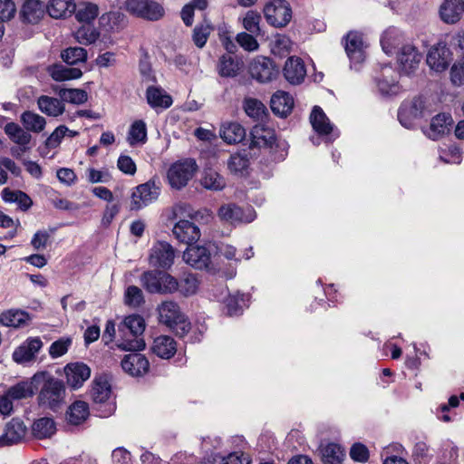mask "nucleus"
I'll use <instances>...</instances> for the list:
<instances>
[{
  "label": "nucleus",
  "mask_w": 464,
  "mask_h": 464,
  "mask_svg": "<svg viewBox=\"0 0 464 464\" xmlns=\"http://www.w3.org/2000/svg\"><path fill=\"white\" fill-rule=\"evenodd\" d=\"M33 382L42 384L38 396L41 405L55 409L63 401L65 390L62 381L47 372H39L34 375Z\"/></svg>",
  "instance_id": "f03ea898"
},
{
  "label": "nucleus",
  "mask_w": 464,
  "mask_h": 464,
  "mask_svg": "<svg viewBox=\"0 0 464 464\" xmlns=\"http://www.w3.org/2000/svg\"><path fill=\"white\" fill-rule=\"evenodd\" d=\"M210 258V251L206 246L190 245L183 253V260L196 269L208 268Z\"/></svg>",
  "instance_id": "2eb2a0df"
},
{
  "label": "nucleus",
  "mask_w": 464,
  "mask_h": 464,
  "mask_svg": "<svg viewBox=\"0 0 464 464\" xmlns=\"http://www.w3.org/2000/svg\"><path fill=\"white\" fill-rule=\"evenodd\" d=\"M140 282L150 294L168 295L177 292L179 288V281L164 271H146L141 275Z\"/></svg>",
  "instance_id": "20e7f679"
},
{
  "label": "nucleus",
  "mask_w": 464,
  "mask_h": 464,
  "mask_svg": "<svg viewBox=\"0 0 464 464\" xmlns=\"http://www.w3.org/2000/svg\"><path fill=\"white\" fill-rule=\"evenodd\" d=\"M75 17L79 22L90 24L99 14V7L96 4L91 2H82L75 5Z\"/></svg>",
  "instance_id": "37998d69"
},
{
  "label": "nucleus",
  "mask_w": 464,
  "mask_h": 464,
  "mask_svg": "<svg viewBox=\"0 0 464 464\" xmlns=\"http://www.w3.org/2000/svg\"><path fill=\"white\" fill-rule=\"evenodd\" d=\"M61 57L67 64L73 65L84 63L87 59V52L82 47H69L62 53Z\"/></svg>",
  "instance_id": "5fc2aeb1"
},
{
  "label": "nucleus",
  "mask_w": 464,
  "mask_h": 464,
  "mask_svg": "<svg viewBox=\"0 0 464 464\" xmlns=\"http://www.w3.org/2000/svg\"><path fill=\"white\" fill-rule=\"evenodd\" d=\"M270 103L274 113L285 117L292 111L294 99L289 93L279 91L273 94Z\"/></svg>",
  "instance_id": "c756f323"
},
{
  "label": "nucleus",
  "mask_w": 464,
  "mask_h": 464,
  "mask_svg": "<svg viewBox=\"0 0 464 464\" xmlns=\"http://www.w3.org/2000/svg\"><path fill=\"white\" fill-rule=\"evenodd\" d=\"M68 131V128L65 125L58 126L46 139L45 146L48 149H55L57 148L63 139L66 136Z\"/></svg>",
  "instance_id": "69168bd1"
},
{
  "label": "nucleus",
  "mask_w": 464,
  "mask_h": 464,
  "mask_svg": "<svg viewBox=\"0 0 464 464\" xmlns=\"http://www.w3.org/2000/svg\"><path fill=\"white\" fill-rule=\"evenodd\" d=\"M237 42L246 51L253 52L258 49V43L252 34L239 33L237 35Z\"/></svg>",
  "instance_id": "774afa93"
},
{
  "label": "nucleus",
  "mask_w": 464,
  "mask_h": 464,
  "mask_svg": "<svg viewBox=\"0 0 464 464\" xmlns=\"http://www.w3.org/2000/svg\"><path fill=\"white\" fill-rule=\"evenodd\" d=\"M264 14L269 24L284 27L292 18V10L286 1L273 0L266 5Z\"/></svg>",
  "instance_id": "0eeeda50"
},
{
  "label": "nucleus",
  "mask_w": 464,
  "mask_h": 464,
  "mask_svg": "<svg viewBox=\"0 0 464 464\" xmlns=\"http://www.w3.org/2000/svg\"><path fill=\"white\" fill-rule=\"evenodd\" d=\"M20 119L22 124L28 132L32 131L39 133L43 131L46 126L45 118L31 111H24Z\"/></svg>",
  "instance_id": "ea45409f"
},
{
  "label": "nucleus",
  "mask_w": 464,
  "mask_h": 464,
  "mask_svg": "<svg viewBox=\"0 0 464 464\" xmlns=\"http://www.w3.org/2000/svg\"><path fill=\"white\" fill-rule=\"evenodd\" d=\"M244 110L249 117L255 120H262L266 114V108L258 100L246 98L244 101Z\"/></svg>",
  "instance_id": "6e6d98bb"
},
{
  "label": "nucleus",
  "mask_w": 464,
  "mask_h": 464,
  "mask_svg": "<svg viewBox=\"0 0 464 464\" xmlns=\"http://www.w3.org/2000/svg\"><path fill=\"white\" fill-rule=\"evenodd\" d=\"M160 188L154 181H149L139 185L131 194L130 208L139 210L158 198Z\"/></svg>",
  "instance_id": "9b49d317"
},
{
  "label": "nucleus",
  "mask_w": 464,
  "mask_h": 464,
  "mask_svg": "<svg viewBox=\"0 0 464 464\" xmlns=\"http://www.w3.org/2000/svg\"><path fill=\"white\" fill-rule=\"evenodd\" d=\"M72 343V341L70 337H63L56 340L49 347L50 356L55 359L64 355L68 352Z\"/></svg>",
  "instance_id": "052dcab7"
},
{
  "label": "nucleus",
  "mask_w": 464,
  "mask_h": 464,
  "mask_svg": "<svg viewBox=\"0 0 464 464\" xmlns=\"http://www.w3.org/2000/svg\"><path fill=\"white\" fill-rule=\"evenodd\" d=\"M175 257L172 246L165 241H158L150 250L149 262L151 266L168 269Z\"/></svg>",
  "instance_id": "9d476101"
},
{
  "label": "nucleus",
  "mask_w": 464,
  "mask_h": 464,
  "mask_svg": "<svg viewBox=\"0 0 464 464\" xmlns=\"http://www.w3.org/2000/svg\"><path fill=\"white\" fill-rule=\"evenodd\" d=\"M450 81L455 86L464 84V60L457 61L450 68Z\"/></svg>",
  "instance_id": "338daca9"
},
{
  "label": "nucleus",
  "mask_w": 464,
  "mask_h": 464,
  "mask_svg": "<svg viewBox=\"0 0 464 464\" xmlns=\"http://www.w3.org/2000/svg\"><path fill=\"white\" fill-rule=\"evenodd\" d=\"M261 21V15L250 10L246 14V16L243 19V26L244 28L252 34H259L260 27L259 23Z\"/></svg>",
  "instance_id": "680f3d73"
},
{
  "label": "nucleus",
  "mask_w": 464,
  "mask_h": 464,
  "mask_svg": "<svg viewBox=\"0 0 464 464\" xmlns=\"http://www.w3.org/2000/svg\"><path fill=\"white\" fill-rule=\"evenodd\" d=\"M37 105L43 113L50 117H58L65 111L62 99L59 100L47 95L40 96L37 99Z\"/></svg>",
  "instance_id": "2f4dec72"
},
{
  "label": "nucleus",
  "mask_w": 464,
  "mask_h": 464,
  "mask_svg": "<svg viewBox=\"0 0 464 464\" xmlns=\"http://www.w3.org/2000/svg\"><path fill=\"white\" fill-rule=\"evenodd\" d=\"M421 61V54L417 51L415 46L405 44L401 47L398 55V62L401 71L405 74L414 72Z\"/></svg>",
  "instance_id": "4be33fe9"
},
{
  "label": "nucleus",
  "mask_w": 464,
  "mask_h": 464,
  "mask_svg": "<svg viewBox=\"0 0 464 464\" xmlns=\"http://www.w3.org/2000/svg\"><path fill=\"white\" fill-rule=\"evenodd\" d=\"M310 122L313 129L320 136L328 137V140H334L339 136V132L334 130L328 117L319 106H314L310 114Z\"/></svg>",
  "instance_id": "4468645a"
},
{
  "label": "nucleus",
  "mask_w": 464,
  "mask_h": 464,
  "mask_svg": "<svg viewBox=\"0 0 464 464\" xmlns=\"http://www.w3.org/2000/svg\"><path fill=\"white\" fill-rule=\"evenodd\" d=\"M157 313L159 322L172 329L176 334L184 336L190 330V323L178 303L172 300L163 301L158 305Z\"/></svg>",
  "instance_id": "7ed1b4c3"
},
{
  "label": "nucleus",
  "mask_w": 464,
  "mask_h": 464,
  "mask_svg": "<svg viewBox=\"0 0 464 464\" xmlns=\"http://www.w3.org/2000/svg\"><path fill=\"white\" fill-rule=\"evenodd\" d=\"M152 352L162 359H169L177 352V343L172 337L160 335L154 339Z\"/></svg>",
  "instance_id": "7c9ffc66"
},
{
  "label": "nucleus",
  "mask_w": 464,
  "mask_h": 464,
  "mask_svg": "<svg viewBox=\"0 0 464 464\" xmlns=\"http://www.w3.org/2000/svg\"><path fill=\"white\" fill-rule=\"evenodd\" d=\"M67 383L72 389H78L90 378L91 370L83 362L69 363L64 368Z\"/></svg>",
  "instance_id": "412c9836"
},
{
  "label": "nucleus",
  "mask_w": 464,
  "mask_h": 464,
  "mask_svg": "<svg viewBox=\"0 0 464 464\" xmlns=\"http://www.w3.org/2000/svg\"><path fill=\"white\" fill-rule=\"evenodd\" d=\"M2 198L5 202H15L18 206L24 209H28L33 202L30 197L23 191H13L8 188H5L2 191Z\"/></svg>",
  "instance_id": "de8ad7c7"
},
{
  "label": "nucleus",
  "mask_w": 464,
  "mask_h": 464,
  "mask_svg": "<svg viewBox=\"0 0 464 464\" xmlns=\"http://www.w3.org/2000/svg\"><path fill=\"white\" fill-rule=\"evenodd\" d=\"M43 347V342L39 337L28 338L13 353V359L18 363H25L34 360L36 354Z\"/></svg>",
  "instance_id": "6ab92c4d"
},
{
  "label": "nucleus",
  "mask_w": 464,
  "mask_h": 464,
  "mask_svg": "<svg viewBox=\"0 0 464 464\" xmlns=\"http://www.w3.org/2000/svg\"><path fill=\"white\" fill-rule=\"evenodd\" d=\"M58 95L63 102H67L73 104H82L87 102L88 94L82 89H60Z\"/></svg>",
  "instance_id": "8fccbe9b"
},
{
  "label": "nucleus",
  "mask_w": 464,
  "mask_h": 464,
  "mask_svg": "<svg viewBox=\"0 0 464 464\" xmlns=\"http://www.w3.org/2000/svg\"><path fill=\"white\" fill-rule=\"evenodd\" d=\"M99 37V34L95 29L89 25H82L75 32V39L83 44H90L94 43Z\"/></svg>",
  "instance_id": "e2e57ef3"
},
{
  "label": "nucleus",
  "mask_w": 464,
  "mask_h": 464,
  "mask_svg": "<svg viewBox=\"0 0 464 464\" xmlns=\"http://www.w3.org/2000/svg\"><path fill=\"white\" fill-rule=\"evenodd\" d=\"M31 319L28 313L18 309L8 310L0 315V321L4 325L15 328L27 324Z\"/></svg>",
  "instance_id": "4c0bfd02"
},
{
  "label": "nucleus",
  "mask_w": 464,
  "mask_h": 464,
  "mask_svg": "<svg viewBox=\"0 0 464 464\" xmlns=\"http://www.w3.org/2000/svg\"><path fill=\"white\" fill-rule=\"evenodd\" d=\"M279 69L274 62L267 57L258 56L249 64V73L251 77L259 82L265 83L271 82L278 75Z\"/></svg>",
  "instance_id": "6e6552de"
},
{
  "label": "nucleus",
  "mask_w": 464,
  "mask_h": 464,
  "mask_svg": "<svg viewBox=\"0 0 464 464\" xmlns=\"http://www.w3.org/2000/svg\"><path fill=\"white\" fill-rule=\"evenodd\" d=\"M172 232L179 241L188 246L197 242L200 237L199 228L194 223L185 219L176 223Z\"/></svg>",
  "instance_id": "393cba45"
},
{
  "label": "nucleus",
  "mask_w": 464,
  "mask_h": 464,
  "mask_svg": "<svg viewBox=\"0 0 464 464\" xmlns=\"http://www.w3.org/2000/svg\"><path fill=\"white\" fill-rule=\"evenodd\" d=\"M125 16L120 12H109L103 14L100 19V25L107 31H113L119 29L124 23Z\"/></svg>",
  "instance_id": "3c124183"
},
{
  "label": "nucleus",
  "mask_w": 464,
  "mask_h": 464,
  "mask_svg": "<svg viewBox=\"0 0 464 464\" xmlns=\"http://www.w3.org/2000/svg\"><path fill=\"white\" fill-rule=\"evenodd\" d=\"M49 15L55 19L65 18L75 10L73 0H50L45 6Z\"/></svg>",
  "instance_id": "473e14b6"
},
{
  "label": "nucleus",
  "mask_w": 464,
  "mask_h": 464,
  "mask_svg": "<svg viewBox=\"0 0 464 464\" xmlns=\"http://www.w3.org/2000/svg\"><path fill=\"white\" fill-rule=\"evenodd\" d=\"M196 169L197 165L193 160L177 161L168 169V181L171 188L180 189L187 186L194 176Z\"/></svg>",
  "instance_id": "39448f33"
},
{
  "label": "nucleus",
  "mask_w": 464,
  "mask_h": 464,
  "mask_svg": "<svg viewBox=\"0 0 464 464\" xmlns=\"http://www.w3.org/2000/svg\"><path fill=\"white\" fill-rule=\"evenodd\" d=\"M285 80L293 84H300L306 76V69L304 61L296 56L289 57L283 69Z\"/></svg>",
  "instance_id": "aec40b11"
},
{
  "label": "nucleus",
  "mask_w": 464,
  "mask_h": 464,
  "mask_svg": "<svg viewBox=\"0 0 464 464\" xmlns=\"http://www.w3.org/2000/svg\"><path fill=\"white\" fill-rule=\"evenodd\" d=\"M111 390L109 382L104 377L94 380L91 390V397L95 403H103L111 396Z\"/></svg>",
  "instance_id": "79ce46f5"
},
{
  "label": "nucleus",
  "mask_w": 464,
  "mask_h": 464,
  "mask_svg": "<svg viewBox=\"0 0 464 464\" xmlns=\"http://www.w3.org/2000/svg\"><path fill=\"white\" fill-rule=\"evenodd\" d=\"M125 304L132 308H138L145 303L144 295L140 288L130 285L124 294Z\"/></svg>",
  "instance_id": "4d7b16f0"
},
{
  "label": "nucleus",
  "mask_w": 464,
  "mask_h": 464,
  "mask_svg": "<svg viewBox=\"0 0 464 464\" xmlns=\"http://www.w3.org/2000/svg\"><path fill=\"white\" fill-rule=\"evenodd\" d=\"M399 73L391 66L385 65L382 76L376 79L377 87L382 95H396L401 91L398 82Z\"/></svg>",
  "instance_id": "a211bd4d"
},
{
  "label": "nucleus",
  "mask_w": 464,
  "mask_h": 464,
  "mask_svg": "<svg viewBox=\"0 0 464 464\" xmlns=\"http://www.w3.org/2000/svg\"><path fill=\"white\" fill-rule=\"evenodd\" d=\"M146 324L141 315L126 316L118 326L117 346L124 351H141L146 343L143 338Z\"/></svg>",
  "instance_id": "f257e3e1"
},
{
  "label": "nucleus",
  "mask_w": 464,
  "mask_h": 464,
  "mask_svg": "<svg viewBox=\"0 0 464 464\" xmlns=\"http://www.w3.org/2000/svg\"><path fill=\"white\" fill-rule=\"evenodd\" d=\"M344 48L352 63L358 64L363 62L365 58L364 46L360 34L354 32L347 34Z\"/></svg>",
  "instance_id": "b1692460"
},
{
  "label": "nucleus",
  "mask_w": 464,
  "mask_h": 464,
  "mask_svg": "<svg viewBox=\"0 0 464 464\" xmlns=\"http://www.w3.org/2000/svg\"><path fill=\"white\" fill-rule=\"evenodd\" d=\"M201 185L207 189L219 191L226 187V180L216 170L208 169L203 172Z\"/></svg>",
  "instance_id": "c03bdc74"
},
{
  "label": "nucleus",
  "mask_w": 464,
  "mask_h": 464,
  "mask_svg": "<svg viewBox=\"0 0 464 464\" xmlns=\"http://www.w3.org/2000/svg\"><path fill=\"white\" fill-rule=\"evenodd\" d=\"M33 382H21L10 387L5 392L12 400H21L33 396Z\"/></svg>",
  "instance_id": "864d4df0"
},
{
  "label": "nucleus",
  "mask_w": 464,
  "mask_h": 464,
  "mask_svg": "<svg viewBox=\"0 0 464 464\" xmlns=\"http://www.w3.org/2000/svg\"><path fill=\"white\" fill-rule=\"evenodd\" d=\"M211 30H212L211 26L208 24H202L197 25L193 31L194 44L198 47L202 48L206 44Z\"/></svg>",
  "instance_id": "0e129e2a"
},
{
  "label": "nucleus",
  "mask_w": 464,
  "mask_h": 464,
  "mask_svg": "<svg viewBox=\"0 0 464 464\" xmlns=\"http://www.w3.org/2000/svg\"><path fill=\"white\" fill-rule=\"evenodd\" d=\"M26 426L18 418L12 419L6 423L5 433L0 435V447L19 443L26 434Z\"/></svg>",
  "instance_id": "dca6fc26"
},
{
  "label": "nucleus",
  "mask_w": 464,
  "mask_h": 464,
  "mask_svg": "<svg viewBox=\"0 0 464 464\" xmlns=\"http://www.w3.org/2000/svg\"><path fill=\"white\" fill-rule=\"evenodd\" d=\"M5 132L14 143L22 147V150H27V145L32 140V135L25 130L20 127L17 123L9 122L5 126Z\"/></svg>",
  "instance_id": "72a5a7b5"
},
{
  "label": "nucleus",
  "mask_w": 464,
  "mask_h": 464,
  "mask_svg": "<svg viewBox=\"0 0 464 464\" xmlns=\"http://www.w3.org/2000/svg\"><path fill=\"white\" fill-rule=\"evenodd\" d=\"M425 111V102L420 97H415L411 101H405L401 105L398 111V119L402 126L411 129L414 126V121L423 116Z\"/></svg>",
  "instance_id": "1a4fd4ad"
},
{
  "label": "nucleus",
  "mask_w": 464,
  "mask_h": 464,
  "mask_svg": "<svg viewBox=\"0 0 464 464\" xmlns=\"http://www.w3.org/2000/svg\"><path fill=\"white\" fill-rule=\"evenodd\" d=\"M146 100L148 104L154 110H166L173 103L171 96L159 86H149L147 88Z\"/></svg>",
  "instance_id": "bb28decb"
},
{
  "label": "nucleus",
  "mask_w": 464,
  "mask_h": 464,
  "mask_svg": "<svg viewBox=\"0 0 464 464\" xmlns=\"http://www.w3.org/2000/svg\"><path fill=\"white\" fill-rule=\"evenodd\" d=\"M54 420L49 417L36 420L32 425L33 435L37 439L49 438L55 433Z\"/></svg>",
  "instance_id": "a19ab883"
},
{
  "label": "nucleus",
  "mask_w": 464,
  "mask_h": 464,
  "mask_svg": "<svg viewBox=\"0 0 464 464\" xmlns=\"http://www.w3.org/2000/svg\"><path fill=\"white\" fill-rule=\"evenodd\" d=\"M464 11L460 0H444L440 7V16L446 24H455Z\"/></svg>",
  "instance_id": "c85d7f7f"
},
{
  "label": "nucleus",
  "mask_w": 464,
  "mask_h": 464,
  "mask_svg": "<svg viewBox=\"0 0 464 464\" xmlns=\"http://www.w3.org/2000/svg\"><path fill=\"white\" fill-rule=\"evenodd\" d=\"M453 122L450 113H439L431 119L425 134L433 140H439L450 132Z\"/></svg>",
  "instance_id": "f3484780"
},
{
  "label": "nucleus",
  "mask_w": 464,
  "mask_h": 464,
  "mask_svg": "<svg viewBox=\"0 0 464 464\" xmlns=\"http://www.w3.org/2000/svg\"><path fill=\"white\" fill-rule=\"evenodd\" d=\"M218 217L223 221L236 225L252 222L256 218V212L251 208L244 209L236 204H226L219 208Z\"/></svg>",
  "instance_id": "f8f14e48"
},
{
  "label": "nucleus",
  "mask_w": 464,
  "mask_h": 464,
  "mask_svg": "<svg viewBox=\"0 0 464 464\" xmlns=\"http://www.w3.org/2000/svg\"><path fill=\"white\" fill-rule=\"evenodd\" d=\"M240 70V63L231 54L222 55L219 60L218 72L223 77H234Z\"/></svg>",
  "instance_id": "49530a36"
},
{
  "label": "nucleus",
  "mask_w": 464,
  "mask_h": 464,
  "mask_svg": "<svg viewBox=\"0 0 464 464\" xmlns=\"http://www.w3.org/2000/svg\"><path fill=\"white\" fill-rule=\"evenodd\" d=\"M452 60V53L446 44L438 43L428 52L426 63L436 72H444Z\"/></svg>",
  "instance_id": "ddd939ff"
},
{
  "label": "nucleus",
  "mask_w": 464,
  "mask_h": 464,
  "mask_svg": "<svg viewBox=\"0 0 464 464\" xmlns=\"http://www.w3.org/2000/svg\"><path fill=\"white\" fill-rule=\"evenodd\" d=\"M323 461L326 464H337L343 457V448L336 443H329L321 450Z\"/></svg>",
  "instance_id": "603ef678"
},
{
  "label": "nucleus",
  "mask_w": 464,
  "mask_h": 464,
  "mask_svg": "<svg viewBox=\"0 0 464 464\" xmlns=\"http://www.w3.org/2000/svg\"><path fill=\"white\" fill-rule=\"evenodd\" d=\"M198 287V278L191 274L184 276V277L179 282V291L183 295L188 296L196 294Z\"/></svg>",
  "instance_id": "bf43d9fd"
},
{
  "label": "nucleus",
  "mask_w": 464,
  "mask_h": 464,
  "mask_svg": "<svg viewBox=\"0 0 464 464\" xmlns=\"http://www.w3.org/2000/svg\"><path fill=\"white\" fill-rule=\"evenodd\" d=\"M402 42V34L399 29L390 27L384 31L381 38L382 50L388 55H392Z\"/></svg>",
  "instance_id": "e433bc0d"
},
{
  "label": "nucleus",
  "mask_w": 464,
  "mask_h": 464,
  "mask_svg": "<svg viewBox=\"0 0 464 464\" xmlns=\"http://www.w3.org/2000/svg\"><path fill=\"white\" fill-rule=\"evenodd\" d=\"M219 134L227 143L233 144L244 140L246 130L243 126L237 122H227L222 124Z\"/></svg>",
  "instance_id": "f704fd0d"
},
{
  "label": "nucleus",
  "mask_w": 464,
  "mask_h": 464,
  "mask_svg": "<svg viewBox=\"0 0 464 464\" xmlns=\"http://www.w3.org/2000/svg\"><path fill=\"white\" fill-rule=\"evenodd\" d=\"M45 5L39 0H26L21 10L20 19L24 24H35L44 15Z\"/></svg>",
  "instance_id": "a878e982"
},
{
  "label": "nucleus",
  "mask_w": 464,
  "mask_h": 464,
  "mask_svg": "<svg viewBox=\"0 0 464 464\" xmlns=\"http://www.w3.org/2000/svg\"><path fill=\"white\" fill-rule=\"evenodd\" d=\"M52 78L57 82L70 81L79 79L82 72L79 68H70L63 64H53L48 68Z\"/></svg>",
  "instance_id": "58836bf2"
},
{
  "label": "nucleus",
  "mask_w": 464,
  "mask_h": 464,
  "mask_svg": "<svg viewBox=\"0 0 464 464\" xmlns=\"http://www.w3.org/2000/svg\"><path fill=\"white\" fill-rule=\"evenodd\" d=\"M125 9L138 17L155 21L163 16V7L152 0H127Z\"/></svg>",
  "instance_id": "423d86ee"
},
{
  "label": "nucleus",
  "mask_w": 464,
  "mask_h": 464,
  "mask_svg": "<svg viewBox=\"0 0 464 464\" xmlns=\"http://www.w3.org/2000/svg\"><path fill=\"white\" fill-rule=\"evenodd\" d=\"M147 140V126L142 120L135 121L129 130L128 141L130 145L144 143Z\"/></svg>",
  "instance_id": "09e8293b"
},
{
  "label": "nucleus",
  "mask_w": 464,
  "mask_h": 464,
  "mask_svg": "<svg viewBox=\"0 0 464 464\" xmlns=\"http://www.w3.org/2000/svg\"><path fill=\"white\" fill-rule=\"evenodd\" d=\"M68 420L73 425H79L83 422L89 415L88 404L78 401L72 403L67 412Z\"/></svg>",
  "instance_id": "a18cd8bd"
},
{
  "label": "nucleus",
  "mask_w": 464,
  "mask_h": 464,
  "mask_svg": "<svg viewBox=\"0 0 464 464\" xmlns=\"http://www.w3.org/2000/svg\"><path fill=\"white\" fill-rule=\"evenodd\" d=\"M249 164V159L246 152H237L230 156L227 167L231 172L238 173L245 170Z\"/></svg>",
  "instance_id": "13d9d810"
},
{
  "label": "nucleus",
  "mask_w": 464,
  "mask_h": 464,
  "mask_svg": "<svg viewBox=\"0 0 464 464\" xmlns=\"http://www.w3.org/2000/svg\"><path fill=\"white\" fill-rule=\"evenodd\" d=\"M121 367L131 376H141L149 371L150 363L144 355L133 353L124 356Z\"/></svg>",
  "instance_id": "5701e85b"
},
{
  "label": "nucleus",
  "mask_w": 464,
  "mask_h": 464,
  "mask_svg": "<svg viewBox=\"0 0 464 464\" xmlns=\"http://www.w3.org/2000/svg\"><path fill=\"white\" fill-rule=\"evenodd\" d=\"M217 299L224 302L227 307V313L230 316L238 315L242 313V305L244 303V295L236 294L230 295L227 288H223L219 295H216Z\"/></svg>",
  "instance_id": "c9c22d12"
},
{
  "label": "nucleus",
  "mask_w": 464,
  "mask_h": 464,
  "mask_svg": "<svg viewBox=\"0 0 464 464\" xmlns=\"http://www.w3.org/2000/svg\"><path fill=\"white\" fill-rule=\"evenodd\" d=\"M250 134V147L269 148L276 140L274 130L266 128L262 124L255 125Z\"/></svg>",
  "instance_id": "cd10ccee"
}]
</instances>
